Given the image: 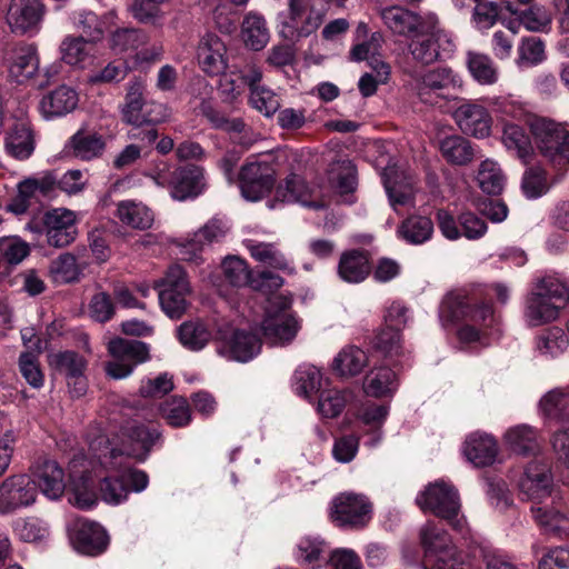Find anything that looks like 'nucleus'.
<instances>
[{
	"mask_svg": "<svg viewBox=\"0 0 569 569\" xmlns=\"http://www.w3.org/2000/svg\"><path fill=\"white\" fill-rule=\"evenodd\" d=\"M497 440L485 432L470 433L463 445V455L476 467L492 465L498 456Z\"/></svg>",
	"mask_w": 569,
	"mask_h": 569,
	"instance_id": "nucleus-29",
	"label": "nucleus"
},
{
	"mask_svg": "<svg viewBox=\"0 0 569 569\" xmlns=\"http://www.w3.org/2000/svg\"><path fill=\"white\" fill-rule=\"evenodd\" d=\"M30 254L28 242L17 236L0 238V258L11 266L21 263Z\"/></svg>",
	"mask_w": 569,
	"mask_h": 569,
	"instance_id": "nucleus-63",
	"label": "nucleus"
},
{
	"mask_svg": "<svg viewBox=\"0 0 569 569\" xmlns=\"http://www.w3.org/2000/svg\"><path fill=\"white\" fill-rule=\"evenodd\" d=\"M309 196L310 189L306 181L300 176L292 173L277 187L274 201L299 202L303 206L319 208L316 202L308 200Z\"/></svg>",
	"mask_w": 569,
	"mask_h": 569,
	"instance_id": "nucleus-46",
	"label": "nucleus"
},
{
	"mask_svg": "<svg viewBox=\"0 0 569 569\" xmlns=\"http://www.w3.org/2000/svg\"><path fill=\"white\" fill-rule=\"evenodd\" d=\"M276 170L267 161H249L239 173L242 196L250 201H258L268 194L274 186Z\"/></svg>",
	"mask_w": 569,
	"mask_h": 569,
	"instance_id": "nucleus-13",
	"label": "nucleus"
},
{
	"mask_svg": "<svg viewBox=\"0 0 569 569\" xmlns=\"http://www.w3.org/2000/svg\"><path fill=\"white\" fill-rule=\"evenodd\" d=\"M73 154L82 160H90L101 154L104 142L98 134L76 133L71 139Z\"/></svg>",
	"mask_w": 569,
	"mask_h": 569,
	"instance_id": "nucleus-60",
	"label": "nucleus"
},
{
	"mask_svg": "<svg viewBox=\"0 0 569 569\" xmlns=\"http://www.w3.org/2000/svg\"><path fill=\"white\" fill-rule=\"evenodd\" d=\"M466 64L472 79L482 86H492L499 79V70L493 60L486 53L468 51Z\"/></svg>",
	"mask_w": 569,
	"mask_h": 569,
	"instance_id": "nucleus-40",
	"label": "nucleus"
},
{
	"mask_svg": "<svg viewBox=\"0 0 569 569\" xmlns=\"http://www.w3.org/2000/svg\"><path fill=\"white\" fill-rule=\"evenodd\" d=\"M453 119L465 134L477 139H483L491 134L492 117L485 106L476 101H463L455 110Z\"/></svg>",
	"mask_w": 569,
	"mask_h": 569,
	"instance_id": "nucleus-18",
	"label": "nucleus"
},
{
	"mask_svg": "<svg viewBox=\"0 0 569 569\" xmlns=\"http://www.w3.org/2000/svg\"><path fill=\"white\" fill-rule=\"evenodd\" d=\"M397 387L396 373L388 367L371 370L363 381V391L373 398L391 396Z\"/></svg>",
	"mask_w": 569,
	"mask_h": 569,
	"instance_id": "nucleus-45",
	"label": "nucleus"
},
{
	"mask_svg": "<svg viewBox=\"0 0 569 569\" xmlns=\"http://www.w3.org/2000/svg\"><path fill=\"white\" fill-rule=\"evenodd\" d=\"M368 362L365 350L357 346H346L333 358L331 369L339 377L351 378L361 373Z\"/></svg>",
	"mask_w": 569,
	"mask_h": 569,
	"instance_id": "nucleus-35",
	"label": "nucleus"
},
{
	"mask_svg": "<svg viewBox=\"0 0 569 569\" xmlns=\"http://www.w3.org/2000/svg\"><path fill=\"white\" fill-rule=\"evenodd\" d=\"M350 397L348 391L338 389L323 390L318 401V411L325 418L339 416Z\"/></svg>",
	"mask_w": 569,
	"mask_h": 569,
	"instance_id": "nucleus-64",
	"label": "nucleus"
},
{
	"mask_svg": "<svg viewBox=\"0 0 569 569\" xmlns=\"http://www.w3.org/2000/svg\"><path fill=\"white\" fill-rule=\"evenodd\" d=\"M37 490L31 477L18 475L7 478L0 485V513L7 515L28 507L36 501Z\"/></svg>",
	"mask_w": 569,
	"mask_h": 569,
	"instance_id": "nucleus-17",
	"label": "nucleus"
},
{
	"mask_svg": "<svg viewBox=\"0 0 569 569\" xmlns=\"http://www.w3.org/2000/svg\"><path fill=\"white\" fill-rule=\"evenodd\" d=\"M97 479L93 477L92 467L86 471L78 482H73L72 498L70 501L80 509H89L97 502V495L93 488Z\"/></svg>",
	"mask_w": 569,
	"mask_h": 569,
	"instance_id": "nucleus-58",
	"label": "nucleus"
},
{
	"mask_svg": "<svg viewBox=\"0 0 569 569\" xmlns=\"http://www.w3.org/2000/svg\"><path fill=\"white\" fill-rule=\"evenodd\" d=\"M519 488L527 499L541 502L551 493L552 477L549 467L539 461H531L520 479Z\"/></svg>",
	"mask_w": 569,
	"mask_h": 569,
	"instance_id": "nucleus-23",
	"label": "nucleus"
},
{
	"mask_svg": "<svg viewBox=\"0 0 569 569\" xmlns=\"http://www.w3.org/2000/svg\"><path fill=\"white\" fill-rule=\"evenodd\" d=\"M306 0H287V10L279 14V34L297 41L316 32L323 22L325 14L315 9L307 12Z\"/></svg>",
	"mask_w": 569,
	"mask_h": 569,
	"instance_id": "nucleus-7",
	"label": "nucleus"
},
{
	"mask_svg": "<svg viewBox=\"0 0 569 569\" xmlns=\"http://www.w3.org/2000/svg\"><path fill=\"white\" fill-rule=\"evenodd\" d=\"M177 337L188 350L199 351L211 340V331L201 320H189L178 327Z\"/></svg>",
	"mask_w": 569,
	"mask_h": 569,
	"instance_id": "nucleus-47",
	"label": "nucleus"
},
{
	"mask_svg": "<svg viewBox=\"0 0 569 569\" xmlns=\"http://www.w3.org/2000/svg\"><path fill=\"white\" fill-rule=\"evenodd\" d=\"M71 540L79 552L89 556L101 553L108 545V536L104 529L87 519H79L76 522Z\"/></svg>",
	"mask_w": 569,
	"mask_h": 569,
	"instance_id": "nucleus-25",
	"label": "nucleus"
},
{
	"mask_svg": "<svg viewBox=\"0 0 569 569\" xmlns=\"http://www.w3.org/2000/svg\"><path fill=\"white\" fill-rule=\"evenodd\" d=\"M460 78L450 68H436L425 72L417 83V96L428 104L438 103L445 97L442 91L461 89Z\"/></svg>",
	"mask_w": 569,
	"mask_h": 569,
	"instance_id": "nucleus-19",
	"label": "nucleus"
},
{
	"mask_svg": "<svg viewBox=\"0 0 569 569\" xmlns=\"http://www.w3.org/2000/svg\"><path fill=\"white\" fill-rule=\"evenodd\" d=\"M226 46L222 40L213 33H206L198 46V60L201 69L210 74L218 76L227 67Z\"/></svg>",
	"mask_w": 569,
	"mask_h": 569,
	"instance_id": "nucleus-30",
	"label": "nucleus"
},
{
	"mask_svg": "<svg viewBox=\"0 0 569 569\" xmlns=\"http://www.w3.org/2000/svg\"><path fill=\"white\" fill-rule=\"evenodd\" d=\"M6 149L12 157L23 160L31 156L34 149L33 137L30 128L23 123H17L6 138Z\"/></svg>",
	"mask_w": 569,
	"mask_h": 569,
	"instance_id": "nucleus-50",
	"label": "nucleus"
},
{
	"mask_svg": "<svg viewBox=\"0 0 569 569\" xmlns=\"http://www.w3.org/2000/svg\"><path fill=\"white\" fill-rule=\"evenodd\" d=\"M89 463L101 499L109 505L124 502L131 491L141 492L149 485L148 475L127 467L122 455L111 446L106 435L89 439Z\"/></svg>",
	"mask_w": 569,
	"mask_h": 569,
	"instance_id": "nucleus-1",
	"label": "nucleus"
},
{
	"mask_svg": "<svg viewBox=\"0 0 569 569\" xmlns=\"http://www.w3.org/2000/svg\"><path fill=\"white\" fill-rule=\"evenodd\" d=\"M518 57L515 60L518 68H531L540 64L546 59L545 43L540 38H522L518 48Z\"/></svg>",
	"mask_w": 569,
	"mask_h": 569,
	"instance_id": "nucleus-54",
	"label": "nucleus"
},
{
	"mask_svg": "<svg viewBox=\"0 0 569 569\" xmlns=\"http://www.w3.org/2000/svg\"><path fill=\"white\" fill-rule=\"evenodd\" d=\"M224 279L233 287H251L254 278L247 261L238 256H229L221 263Z\"/></svg>",
	"mask_w": 569,
	"mask_h": 569,
	"instance_id": "nucleus-56",
	"label": "nucleus"
},
{
	"mask_svg": "<svg viewBox=\"0 0 569 569\" xmlns=\"http://www.w3.org/2000/svg\"><path fill=\"white\" fill-rule=\"evenodd\" d=\"M569 301V287L558 276L537 278L525 302V320L530 327L555 321Z\"/></svg>",
	"mask_w": 569,
	"mask_h": 569,
	"instance_id": "nucleus-3",
	"label": "nucleus"
},
{
	"mask_svg": "<svg viewBox=\"0 0 569 569\" xmlns=\"http://www.w3.org/2000/svg\"><path fill=\"white\" fill-rule=\"evenodd\" d=\"M501 142L505 148L517 157L523 164H528L535 156L533 146L529 134L518 124H503Z\"/></svg>",
	"mask_w": 569,
	"mask_h": 569,
	"instance_id": "nucleus-34",
	"label": "nucleus"
},
{
	"mask_svg": "<svg viewBox=\"0 0 569 569\" xmlns=\"http://www.w3.org/2000/svg\"><path fill=\"white\" fill-rule=\"evenodd\" d=\"M531 513L537 525L549 535L560 538L569 537V515L555 508L531 507Z\"/></svg>",
	"mask_w": 569,
	"mask_h": 569,
	"instance_id": "nucleus-38",
	"label": "nucleus"
},
{
	"mask_svg": "<svg viewBox=\"0 0 569 569\" xmlns=\"http://www.w3.org/2000/svg\"><path fill=\"white\" fill-rule=\"evenodd\" d=\"M144 88L146 82L141 78H134L128 83L126 102L121 108V117L127 124H146L156 119L150 111L144 110Z\"/></svg>",
	"mask_w": 569,
	"mask_h": 569,
	"instance_id": "nucleus-28",
	"label": "nucleus"
},
{
	"mask_svg": "<svg viewBox=\"0 0 569 569\" xmlns=\"http://www.w3.org/2000/svg\"><path fill=\"white\" fill-rule=\"evenodd\" d=\"M159 302L163 312L171 319H179L188 308L189 282L182 267H169L164 278L158 283Z\"/></svg>",
	"mask_w": 569,
	"mask_h": 569,
	"instance_id": "nucleus-10",
	"label": "nucleus"
},
{
	"mask_svg": "<svg viewBox=\"0 0 569 569\" xmlns=\"http://www.w3.org/2000/svg\"><path fill=\"white\" fill-rule=\"evenodd\" d=\"M203 170L196 166L177 169L169 182L170 194L174 200L183 201L194 198L204 188Z\"/></svg>",
	"mask_w": 569,
	"mask_h": 569,
	"instance_id": "nucleus-27",
	"label": "nucleus"
},
{
	"mask_svg": "<svg viewBox=\"0 0 569 569\" xmlns=\"http://www.w3.org/2000/svg\"><path fill=\"white\" fill-rule=\"evenodd\" d=\"M90 42L82 37L67 36L60 44L61 59L67 64L83 68L91 58Z\"/></svg>",
	"mask_w": 569,
	"mask_h": 569,
	"instance_id": "nucleus-52",
	"label": "nucleus"
},
{
	"mask_svg": "<svg viewBox=\"0 0 569 569\" xmlns=\"http://www.w3.org/2000/svg\"><path fill=\"white\" fill-rule=\"evenodd\" d=\"M330 517L337 527L362 529L372 518V503L362 493L341 492L331 501Z\"/></svg>",
	"mask_w": 569,
	"mask_h": 569,
	"instance_id": "nucleus-8",
	"label": "nucleus"
},
{
	"mask_svg": "<svg viewBox=\"0 0 569 569\" xmlns=\"http://www.w3.org/2000/svg\"><path fill=\"white\" fill-rule=\"evenodd\" d=\"M8 71L11 79L17 83L33 82L38 88H43L49 83L52 73L46 70V79L39 77V57L33 46H20L10 50L6 56Z\"/></svg>",
	"mask_w": 569,
	"mask_h": 569,
	"instance_id": "nucleus-12",
	"label": "nucleus"
},
{
	"mask_svg": "<svg viewBox=\"0 0 569 569\" xmlns=\"http://www.w3.org/2000/svg\"><path fill=\"white\" fill-rule=\"evenodd\" d=\"M477 181L483 192L498 194L503 189L505 176L496 161L487 159L479 167Z\"/></svg>",
	"mask_w": 569,
	"mask_h": 569,
	"instance_id": "nucleus-57",
	"label": "nucleus"
},
{
	"mask_svg": "<svg viewBox=\"0 0 569 569\" xmlns=\"http://www.w3.org/2000/svg\"><path fill=\"white\" fill-rule=\"evenodd\" d=\"M417 505L423 511H430L449 522L456 530L461 531L463 518L459 516L460 498L457 489L445 480L430 483L416 498Z\"/></svg>",
	"mask_w": 569,
	"mask_h": 569,
	"instance_id": "nucleus-5",
	"label": "nucleus"
},
{
	"mask_svg": "<svg viewBox=\"0 0 569 569\" xmlns=\"http://www.w3.org/2000/svg\"><path fill=\"white\" fill-rule=\"evenodd\" d=\"M227 232V222L220 218H212L187 240L184 248L192 252L201 251L204 246L220 241Z\"/></svg>",
	"mask_w": 569,
	"mask_h": 569,
	"instance_id": "nucleus-49",
	"label": "nucleus"
},
{
	"mask_svg": "<svg viewBox=\"0 0 569 569\" xmlns=\"http://www.w3.org/2000/svg\"><path fill=\"white\" fill-rule=\"evenodd\" d=\"M441 316L450 321L465 320L466 323L458 330V338L461 342L486 343L492 332L498 319L492 308L488 305L472 306L469 299L461 293H450L441 305Z\"/></svg>",
	"mask_w": 569,
	"mask_h": 569,
	"instance_id": "nucleus-2",
	"label": "nucleus"
},
{
	"mask_svg": "<svg viewBox=\"0 0 569 569\" xmlns=\"http://www.w3.org/2000/svg\"><path fill=\"white\" fill-rule=\"evenodd\" d=\"M412 37L415 39L409 46L410 52L415 60L423 64L449 57L456 48L451 34L439 27V20L435 14H430L428 27Z\"/></svg>",
	"mask_w": 569,
	"mask_h": 569,
	"instance_id": "nucleus-6",
	"label": "nucleus"
},
{
	"mask_svg": "<svg viewBox=\"0 0 569 569\" xmlns=\"http://www.w3.org/2000/svg\"><path fill=\"white\" fill-rule=\"evenodd\" d=\"M42 224L47 243L53 248H64L78 236L77 214L67 208H54L44 212Z\"/></svg>",
	"mask_w": 569,
	"mask_h": 569,
	"instance_id": "nucleus-15",
	"label": "nucleus"
},
{
	"mask_svg": "<svg viewBox=\"0 0 569 569\" xmlns=\"http://www.w3.org/2000/svg\"><path fill=\"white\" fill-rule=\"evenodd\" d=\"M162 416L168 425L174 428L186 427L191 421V411L188 401L182 397H173L161 407Z\"/></svg>",
	"mask_w": 569,
	"mask_h": 569,
	"instance_id": "nucleus-61",
	"label": "nucleus"
},
{
	"mask_svg": "<svg viewBox=\"0 0 569 569\" xmlns=\"http://www.w3.org/2000/svg\"><path fill=\"white\" fill-rule=\"evenodd\" d=\"M83 267L71 252H63L51 260L49 277L56 284L78 282L82 276Z\"/></svg>",
	"mask_w": 569,
	"mask_h": 569,
	"instance_id": "nucleus-39",
	"label": "nucleus"
},
{
	"mask_svg": "<svg viewBox=\"0 0 569 569\" xmlns=\"http://www.w3.org/2000/svg\"><path fill=\"white\" fill-rule=\"evenodd\" d=\"M502 439L511 451L521 456L536 455L540 451L541 442L539 432L536 428L527 423L508 428Z\"/></svg>",
	"mask_w": 569,
	"mask_h": 569,
	"instance_id": "nucleus-32",
	"label": "nucleus"
},
{
	"mask_svg": "<svg viewBox=\"0 0 569 569\" xmlns=\"http://www.w3.org/2000/svg\"><path fill=\"white\" fill-rule=\"evenodd\" d=\"M260 348V340L254 335L236 330L229 338L219 340L217 352L229 360L247 362L259 353Z\"/></svg>",
	"mask_w": 569,
	"mask_h": 569,
	"instance_id": "nucleus-24",
	"label": "nucleus"
},
{
	"mask_svg": "<svg viewBox=\"0 0 569 569\" xmlns=\"http://www.w3.org/2000/svg\"><path fill=\"white\" fill-rule=\"evenodd\" d=\"M489 104L500 117L515 120H528L529 118L527 104L513 96L493 97L489 100Z\"/></svg>",
	"mask_w": 569,
	"mask_h": 569,
	"instance_id": "nucleus-59",
	"label": "nucleus"
},
{
	"mask_svg": "<svg viewBox=\"0 0 569 569\" xmlns=\"http://www.w3.org/2000/svg\"><path fill=\"white\" fill-rule=\"evenodd\" d=\"M73 24L88 41H99L103 37V22L92 11L81 10L74 12Z\"/></svg>",
	"mask_w": 569,
	"mask_h": 569,
	"instance_id": "nucleus-62",
	"label": "nucleus"
},
{
	"mask_svg": "<svg viewBox=\"0 0 569 569\" xmlns=\"http://www.w3.org/2000/svg\"><path fill=\"white\" fill-rule=\"evenodd\" d=\"M243 243L254 260L289 273L295 271L291 262L274 243L259 242L252 239H248Z\"/></svg>",
	"mask_w": 569,
	"mask_h": 569,
	"instance_id": "nucleus-37",
	"label": "nucleus"
},
{
	"mask_svg": "<svg viewBox=\"0 0 569 569\" xmlns=\"http://www.w3.org/2000/svg\"><path fill=\"white\" fill-rule=\"evenodd\" d=\"M241 36L246 46L250 49L257 51L263 49L270 39L263 16L253 11L247 13L242 21Z\"/></svg>",
	"mask_w": 569,
	"mask_h": 569,
	"instance_id": "nucleus-42",
	"label": "nucleus"
},
{
	"mask_svg": "<svg viewBox=\"0 0 569 569\" xmlns=\"http://www.w3.org/2000/svg\"><path fill=\"white\" fill-rule=\"evenodd\" d=\"M78 93L68 86L50 91L40 101V111L46 119L62 117L73 111L78 104Z\"/></svg>",
	"mask_w": 569,
	"mask_h": 569,
	"instance_id": "nucleus-33",
	"label": "nucleus"
},
{
	"mask_svg": "<svg viewBox=\"0 0 569 569\" xmlns=\"http://www.w3.org/2000/svg\"><path fill=\"white\" fill-rule=\"evenodd\" d=\"M43 16L41 0H10L6 20L13 33L32 36L39 32Z\"/></svg>",
	"mask_w": 569,
	"mask_h": 569,
	"instance_id": "nucleus-16",
	"label": "nucleus"
},
{
	"mask_svg": "<svg viewBox=\"0 0 569 569\" xmlns=\"http://www.w3.org/2000/svg\"><path fill=\"white\" fill-rule=\"evenodd\" d=\"M539 412L547 419L557 422L569 421V393L563 389H552L539 401Z\"/></svg>",
	"mask_w": 569,
	"mask_h": 569,
	"instance_id": "nucleus-43",
	"label": "nucleus"
},
{
	"mask_svg": "<svg viewBox=\"0 0 569 569\" xmlns=\"http://www.w3.org/2000/svg\"><path fill=\"white\" fill-rule=\"evenodd\" d=\"M420 540L425 550L426 562L432 559V552L440 556L456 547L448 533L433 523H426L422 527L420 531Z\"/></svg>",
	"mask_w": 569,
	"mask_h": 569,
	"instance_id": "nucleus-48",
	"label": "nucleus"
},
{
	"mask_svg": "<svg viewBox=\"0 0 569 569\" xmlns=\"http://www.w3.org/2000/svg\"><path fill=\"white\" fill-rule=\"evenodd\" d=\"M569 340L559 327H552L536 337L535 351L545 359H555L568 348Z\"/></svg>",
	"mask_w": 569,
	"mask_h": 569,
	"instance_id": "nucleus-44",
	"label": "nucleus"
},
{
	"mask_svg": "<svg viewBox=\"0 0 569 569\" xmlns=\"http://www.w3.org/2000/svg\"><path fill=\"white\" fill-rule=\"evenodd\" d=\"M301 329V319L296 315L279 311L268 312L261 322L263 337L271 345L286 346L291 343Z\"/></svg>",
	"mask_w": 569,
	"mask_h": 569,
	"instance_id": "nucleus-22",
	"label": "nucleus"
},
{
	"mask_svg": "<svg viewBox=\"0 0 569 569\" xmlns=\"http://www.w3.org/2000/svg\"><path fill=\"white\" fill-rule=\"evenodd\" d=\"M56 183L57 180L51 173L19 181L16 193L6 206V210L14 216L24 214L33 203L40 201L41 197H48L54 190Z\"/></svg>",
	"mask_w": 569,
	"mask_h": 569,
	"instance_id": "nucleus-14",
	"label": "nucleus"
},
{
	"mask_svg": "<svg viewBox=\"0 0 569 569\" xmlns=\"http://www.w3.org/2000/svg\"><path fill=\"white\" fill-rule=\"evenodd\" d=\"M329 177L340 194H349L356 190L357 171L350 160L343 159L332 163Z\"/></svg>",
	"mask_w": 569,
	"mask_h": 569,
	"instance_id": "nucleus-55",
	"label": "nucleus"
},
{
	"mask_svg": "<svg viewBox=\"0 0 569 569\" xmlns=\"http://www.w3.org/2000/svg\"><path fill=\"white\" fill-rule=\"evenodd\" d=\"M440 151L448 162L457 166H465L475 157L471 142L461 136L446 137L440 142Z\"/></svg>",
	"mask_w": 569,
	"mask_h": 569,
	"instance_id": "nucleus-51",
	"label": "nucleus"
},
{
	"mask_svg": "<svg viewBox=\"0 0 569 569\" xmlns=\"http://www.w3.org/2000/svg\"><path fill=\"white\" fill-rule=\"evenodd\" d=\"M108 351L112 360L107 362L106 371L114 379L130 376L137 365L149 359L148 346L137 340L113 339L108 345Z\"/></svg>",
	"mask_w": 569,
	"mask_h": 569,
	"instance_id": "nucleus-11",
	"label": "nucleus"
},
{
	"mask_svg": "<svg viewBox=\"0 0 569 569\" xmlns=\"http://www.w3.org/2000/svg\"><path fill=\"white\" fill-rule=\"evenodd\" d=\"M382 180L393 208L411 203L415 194L416 176L402 164H389L382 172Z\"/></svg>",
	"mask_w": 569,
	"mask_h": 569,
	"instance_id": "nucleus-20",
	"label": "nucleus"
},
{
	"mask_svg": "<svg viewBox=\"0 0 569 569\" xmlns=\"http://www.w3.org/2000/svg\"><path fill=\"white\" fill-rule=\"evenodd\" d=\"M325 549L326 546L321 539L306 536L298 541L295 557L298 562L316 569L325 561Z\"/></svg>",
	"mask_w": 569,
	"mask_h": 569,
	"instance_id": "nucleus-53",
	"label": "nucleus"
},
{
	"mask_svg": "<svg viewBox=\"0 0 569 569\" xmlns=\"http://www.w3.org/2000/svg\"><path fill=\"white\" fill-rule=\"evenodd\" d=\"M379 16L392 33L402 37L418 34L430 21V14L421 16L401 6L383 7L379 10Z\"/></svg>",
	"mask_w": 569,
	"mask_h": 569,
	"instance_id": "nucleus-21",
	"label": "nucleus"
},
{
	"mask_svg": "<svg viewBox=\"0 0 569 569\" xmlns=\"http://www.w3.org/2000/svg\"><path fill=\"white\" fill-rule=\"evenodd\" d=\"M160 437L161 432L157 427L131 420L120 428V447L114 448L121 452L123 460L127 457L143 462Z\"/></svg>",
	"mask_w": 569,
	"mask_h": 569,
	"instance_id": "nucleus-9",
	"label": "nucleus"
},
{
	"mask_svg": "<svg viewBox=\"0 0 569 569\" xmlns=\"http://www.w3.org/2000/svg\"><path fill=\"white\" fill-rule=\"evenodd\" d=\"M116 217L127 227L146 230L152 227L153 212L142 202L123 200L117 204Z\"/></svg>",
	"mask_w": 569,
	"mask_h": 569,
	"instance_id": "nucleus-36",
	"label": "nucleus"
},
{
	"mask_svg": "<svg viewBox=\"0 0 569 569\" xmlns=\"http://www.w3.org/2000/svg\"><path fill=\"white\" fill-rule=\"evenodd\" d=\"M32 482L48 499H59L66 489L64 472L62 468L51 460L38 463L32 469Z\"/></svg>",
	"mask_w": 569,
	"mask_h": 569,
	"instance_id": "nucleus-26",
	"label": "nucleus"
},
{
	"mask_svg": "<svg viewBox=\"0 0 569 569\" xmlns=\"http://www.w3.org/2000/svg\"><path fill=\"white\" fill-rule=\"evenodd\" d=\"M371 270L368 253L357 249L342 252L337 266L339 278L348 283H360L365 281Z\"/></svg>",
	"mask_w": 569,
	"mask_h": 569,
	"instance_id": "nucleus-31",
	"label": "nucleus"
},
{
	"mask_svg": "<svg viewBox=\"0 0 569 569\" xmlns=\"http://www.w3.org/2000/svg\"><path fill=\"white\" fill-rule=\"evenodd\" d=\"M529 124L539 153L555 169H568L569 126L547 118H535Z\"/></svg>",
	"mask_w": 569,
	"mask_h": 569,
	"instance_id": "nucleus-4",
	"label": "nucleus"
},
{
	"mask_svg": "<svg viewBox=\"0 0 569 569\" xmlns=\"http://www.w3.org/2000/svg\"><path fill=\"white\" fill-rule=\"evenodd\" d=\"M433 222L429 217L411 214L398 228V234L410 244H422L433 234Z\"/></svg>",
	"mask_w": 569,
	"mask_h": 569,
	"instance_id": "nucleus-41",
	"label": "nucleus"
}]
</instances>
